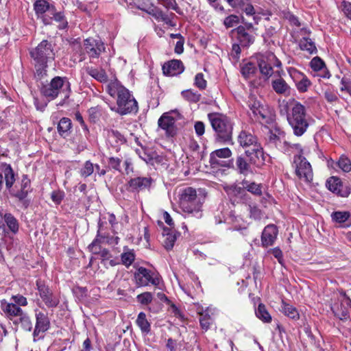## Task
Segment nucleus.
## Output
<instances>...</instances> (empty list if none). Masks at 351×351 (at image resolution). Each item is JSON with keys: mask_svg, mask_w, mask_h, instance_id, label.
<instances>
[{"mask_svg": "<svg viewBox=\"0 0 351 351\" xmlns=\"http://www.w3.org/2000/svg\"><path fill=\"white\" fill-rule=\"evenodd\" d=\"M64 88L67 90L69 88V83L65 84L64 79L61 77H55L49 84L44 85L41 88V93L46 97L53 99L62 93Z\"/></svg>", "mask_w": 351, "mask_h": 351, "instance_id": "nucleus-7", "label": "nucleus"}, {"mask_svg": "<svg viewBox=\"0 0 351 351\" xmlns=\"http://www.w3.org/2000/svg\"><path fill=\"white\" fill-rule=\"evenodd\" d=\"M51 197L52 201L56 204H60L61 203L62 200L64 197V193L61 191H53L51 195Z\"/></svg>", "mask_w": 351, "mask_h": 351, "instance_id": "nucleus-50", "label": "nucleus"}, {"mask_svg": "<svg viewBox=\"0 0 351 351\" xmlns=\"http://www.w3.org/2000/svg\"><path fill=\"white\" fill-rule=\"evenodd\" d=\"M136 153L139 157L143 160L146 163L154 165L155 164H159L162 161L161 157L157 154L155 152L151 150L141 149H137Z\"/></svg>", "mask_w": 351, "mask_h": 351, "instance_id": "nucleus-21", "label": "nucleus"}, {"mask_svg": "<svg viewBox=\"0 0 351 351\" xmlns=\"http://www.w3.org/2000/svg\"><path fill=\"white\" fill-rule=\"evenodd\" d=\"M98 255L102 258L103 261L104 262L109 261V259L111 258L110 252L106 248H104L102 250H101Z\"/></svg>", "mask_w": 351, "mask_h": 351, "instance_id": "nucleus-64", "label": "nucleus"}, {"mask_svg": "<svg viewBox=\"0 0 351 351\" xmlns=\"http://www.w3.org/2000/svg\"><path fill=\"white\" fill-rule=\"evenodd\" d=\"M256 315L257 317L261 319L263 322L269 323L271 321V317L266 309L264 304H260L256 311Z\"/></svg>", "mask_w": 351, "mask_h": 351, "instance_id": "nucleus-37", "label": "nucleus"}, {"mask_svg": "<svg viewBox=\"0 0 351 351\" xmlns=\"http://www.w3.org/2000/svg\"><path fill=\"white\" fill-rule=\"evenodd\" d=\"M250 163V162H247L243 156H239L236 158V170L240 174L246 176L252 172Z\"/></svg>", "mask_w": 351, "mask_h": 351, "instance_id": "nucleus-28", "label": "nucleus"}, {"mask_svg": "<svg viewBox=\"0 0 351 351\" xmlns=\"http://www.w3.org/2000/svg\"><path fill=\"white\" fill-rule=\"evenodd\" d=\"M36 323L34 330V340L40 332L47 331L50 326V322L47 315L42 312L36 313Z\"/></svg>", "mask_w": 351, "mask_h": 351, "instance_id": "nucleus-16", "label": "nucleus"}, {"mask_svg": "<svg viewBox=\"0 0 351 351\" xmlns=\"http://www.w3.org/2000/svg\"><path fill=\"white\" fill-rule=\"evenodd\" d=\"M36 286L40 298L47 306H56L58 304V300L53 297L52 293L40 280H37Z\"/></svg>", "mask_w": 351, "mask_h": 351, "instance_id": "nucleus-12", "label": "nucleus"}, {"mask_svg": "<svg viewBox=\"0 0 351 351\" xmlns=\"http://www.w3.org/2000/svg\"><path fill=\"white\" fill-rule=\"evenodd\" d=\"M84 45L85 51L91 58H97L105 49L104 43L93 38L86 39Z\"/></svg>", "mask_w": 351, "mask_h": 351, "instance_id": "nucleus-10", "label": "nucleus"}, {"mask_svg": "<svg viewBox=\"0 0 351 351\" xmlns=\"http://www.w3.org/2000/svg\"><path fill=\"white\" fill-rule=\"evenodd\" d=\"M137 325L141 328V330L144 332H148L150 330V324L146 319V315L144 313L141 312L138 314L136 319Z\"/></svg>", "mask_w": 351, "mask_h": 351, "instance_id": "nucleus-40", "label": "nucleus"}, {"mask_svg": "<svg viewBox=\"0 0 351 351\" xmlns=\"http://www.w3.org/2000/svg\"><path fill=\"white\" fill-rule=\"evenodd\" d=\"M330 216L333 222L341 223L348 219L350 214L347 211H335L332 213Z\"/></svg>", "mask_w": 351, "mask_h": 351, "instance_id": "nucleus-38", "label": "nucleus"}, {"mask_svg": "<svg viewBox=\"0 0 351 351\" xmlns=\"http://www.w3.org/2000/svg\"><path fill=\"white\" fill-rule=\"evenodd\" d=\"M31 57L35 61L36 75L39 78L46 75L45 68L48 59H53L54 53L51 44L47 40H43L35 49L30 51Z\"/></svg>", "mask_w": 351, "mask_h": 351, "instance_id": "nucleus-4", "label": "nucleus"}, {"mask_svg": "<svg viewBox=\"0 0 351 351\" xmlns=\"http://www.w3.org/2000/svg\"><path fill=\"white\" fill-rule=\"evenodd\" d=\"M252 28L251 23H245V26L240 25L236 29L232 31V34L237 33V38L243 45H247L254 41L253 36L249 34Z\"/></svg>", "mask_w": 351, "mask_h": 351, "instance_id": "nucleus-15", "label": "nucleus"}, {"mask_svg": "<svg viewBox=\"0 0 351 351\" xmlns=\"http://www.w3.org/2000/svg\"><path fill=\"white\" fill-rule=\"evenodd\" d=\"M19 317V322L21 323V327L25 330L31 331L32 329V323L29 317L24 313H23Z\"/></svg>", "mask_w": 351, "mask_h": 351, "instance_id": "nucleus-43", "label": "nucleus"}, {"mask_svg": "<svg viewBox=\"0 0 351 351\" xmlns=\"http://www.w3.org/2000/svg\"><path fill=\"white\" fill-rule=\"evenodd\" d=\"M121 160L119 158L110 157L108 158V165L114 169L120 171Z\"/></svg>", "mask_w": 351, "mask_h": 351, "instance_id": "nucleus-55", "label": "nucleus"}, {"mask_svg": "<svg viewBox=\"0 0 351 351\" xmlns=\"http://www.w3.org/2000/svg\"><path fill=\"white\" fill-rule=\"evenodd\" d=\"M86 71L89 75L100 82H106L108 81V75L105 70L102 69H98L88 66L86 68Z\"/></svg>", "mask_w": 351, "mask_h": 351, "instance_id": "nucleus-29", "label": "nucleus"}, {"mask_svg": "<svg viewBox=\"0 0 351 351\" xmlns=\"http://www.w3.org/2000/svg\"><path fill=\"white\" fill-rule=\"evenodd\" d=\"M34 8L37 15L47 13V16L56 21H61L64 19L62 12H57L55 7L46 0H36L34 3Z\"/></svg>", "mask_w": 351, "mask_h": 351, "instance_id": "nucleus-8", "label": "nucleus"}, {"mask_svg": "<svg viewBox=\"0 0 351 351\" xmlns=\"http://www.w3.org/2000/svg\"><path fill=\"white\" fill-rule=\"evenodd\" d=\"M273 66L280 67L281 62L276 58V56L269 53L266 57H263L258 60L260 71L266 79H268L273 74Z\"/></svg>", "mask_w": 351, "mask_h": 351, "instance_id": "nucleus-9", "label": "nucleus"}, {"mask_svg": "<svg viewBox=\"0 0 351 351\" xmlns=\"http://www.w3.org/2000/svg\"><path fill=\"white\" fill-rule=\"evenodd\" d=\"M338 167L344 172L351 171V161L346 157H341L337 162Z\"/></svg>", "mask_w": 351, "mask_h": 351, "instance_id": "nucleus-44", "label": "nucleus"}, {"mask_svg": "<svg viewBox=\"0 0 351 351\" xmlns=\"http://www.w3.org/2000/svg\"><path fill=\"white\" fill-rule=\"evenodd\" d=\"M184 65L181 60H172L162 66L163 73L166 75L174 76L184 71Z\"/></svg>", "mask_w": 351, "mask_h": 351, "instance_id": "nucleus-18", "label": "nucleus"}, {"mask_svg": "<svg viewBox=\"0 0 351 351\" xmlns=\"http://www.w3.org/2000/svg\"><path fill=\"white\" fill-rule=\"evenodd\" d=\"M94 171V167L93 164L90 162V161H86L84 167L80 170V175L82 177L86 178L89 176H90Z\"/></svg>", "mask_w": 351, "mask_h": 351, "instance_id": "nucleus-47", "label": "nucleus"}, {"mask_svg": "<svg viewBox=\"0 0 351 351\" xmlns=\"http://www.w3.org/2000/svg\"><path fill=\"white\" fill-rule=\"evenodd\" d=\"M311 67L315 71H321L324 67H325L324 62L318 56L313 58L311 62Z\"/></svg>", "mask_w": 351, "mask_h": 351, "instance_id": "nucleus-46", "label": "nucleus"}, {"mask_svg": "<svg viewBox=\"0 0 351 351\" xmlns=\"http://www.w3.org/2000/svg\"><path fill=\"white\" fill-rule=\"evenodd\" d=\"M243 10L245 11V12L246 13L247 15L255 14V16H254V20H261V18L258 16V14H256V13L254 12V7L252 5L247 4Z\"/></svg>", "mask_w": 351, "mask_h": 351, "instance_id": "nucleus-61", "label": "nucleus"}, {"mask_svg": "<svg viewBox=\"0 0 351 351\" xmlns=\"http://www.w3.org/2000/svg\"><path fill=\"white\" fill-rule=\"evenodd\" d=\"M163 237V245L167 250H171L174 245V243L176 240V235L169 232L168 229H164Z\"/></svg>", "mask_w": 351, "mask_h": 351, "instance_id": "nucleus-35", "label": "nucleus"}, {"mask_svg": "<svg viewBox=\"0 0 351 351\" xmlns=\"http://www.w3.org/2000/svg\"><path fill=\"white\" fill-rule=\"evenodd\" d=\"M90 251L95 254H99L101 250L104 248L101 247L100 244H98V239H95L88 246Z\"/></svg>", "mask_w": 351, "mask_h": 351, "instance_id": "nucleus-52", "label": "nucleus"}, {"mask_svg": "<svg viewBox=\"0 0 351 351\" xmlns=\"http://www.w3.org/2000/svg\"><path fill=\"white\" fill-rule=\"evenodd\" d=\"M108 93L117 98V106H110V110L121 115L136 112L138 103L130 90L123 86L117 80L110 82L106 87Z\"/></svg>", "mask_w": 351, "mask_h": 351, "instance_id": "nucleus-1", "label": "nucleus"}, {"mask_svg": "<svg viewBox=\"0 0 351 351\" xmlns=\"http://www.w3.org/2000/svg\"><path fill=\"white\" fill-rule=\"evenodd\" d=\"M1 308L8 316H20L23 312L16 304L1 301Z\"/></svg>", "mask_w": 351, "mask_h": 351, "instance_id": "nucleus-24", "label": "nucleus"}, {"mask_svg": "<svg viewBox=\"0 0 351 351\" xmlns=\"http://www.w3.org/2000/svg\"><path fill=\"white\" fill-rule=\"evenodd\" d=\"M195 84L200 89H204L206 87V81L204 78L202 73H197L195 77Z\"/></svg>", "mask_w": 351, "mask_h": 351, "instance_id": "nucleus-49", "label": "nucleus"}, {"mask_svg": "<svg viewBox=\"0 0 351 351\" xmlns=\"http://www.w3.org/2000/svg\"><path fill=\"white\" fill-rule=\"evenodd\" d=\"M287 120L293 133L298 136H302L309 125V118L306 113L305 107L298 102H294L291 112L287 114Z\"/></svg>", "mask_w": 351, "mask_h": 351, "instance_id": "nucleus-5", "label": "nucleus"}, {"mask_svg": "<svg viewBox=\"0 0 351 351\" xmlns=\"http://www.w3.org/2000/svg\"><path fill=\"white\" fill-rule=\"evenodd\" d=\"M138 8L152 15L157 21L162 20L165 22H171L173 20V18L169 19L167 15L163 14L162 11L153 5L149 6L147 9L141 7H138Z\"/></svg>", "mask_w": 351, "mask_h": 351, "instance_id": "nucleus-25", "label": "nucleus"}, {"mask_svg": "<svg viewBox=\"0 0 351 351\" xmlns=\"http://www.w3.org/2000/svg\"><path fill=\"white\" fill-rule=\"evenodd\" d=\"M194 128L195 130V133L197 136H200L204 134L205 132V125L202 121H197L195 123Z\"/></svg>", "mask_w": 351, "mask_h": 351, "instance_id": "nucleus-57", "label": "nucleus"}, {"mask_svg": "<svg viewBox=\"0 0 351 351\" xmlns=\"http://www.w3.org/2000/svg\"><path fill=\"white\" fill-rule=\"evenodd\" d=\"M158 123L160 128L166 131L167 135L173 136L176 134L175 119L168 113H164L158 119Z\"/></svg>", "mask_w": 351, "mask_h": 351, "instance_id": "nucleus-14", "label": "nucleus"}, {"mask_svg": "<svg viewBox=\"0 0 351 351\" xmlns=\"http://www.w3.org/2000/svg\"><path fill=\"white\" fill-rule=\"evenodd\" d=\"M301 76V79L296 83L297 88L300 92H306L311 85L310 80L302 73H298Z\"/></svg>", "mask_w": 351, "mask_h": 351, "instance_id": "nucleus-42", "label": "nucleus"}, {"mask_svg": "<svg viewBox=\"0 0 351 351\" xmlns=\"http://www.w3.org/2000/svg\"><path fill=\"white\" fill-rule=\"evenodd\" d=\"M238 142L242 147L245 149V154L249 158L251 164L258 166L264 162L263 149L255 136L243 130L238 136Z\"/></svg>", "mask_w": 351, "mask_h": 351, "instance_id": "nucleus-2", "label": "nucleus"}, {"mask_svg": "<svg viewBox=\"0 0 351 351\" xmlns=\"http://www.w3.org/2000/svg\"><path fill=\"white\" fill-rule=\"evenodd\" d=\"M256 71V67L254 63L247 62L242 66L241 72L245 78L251 77Z\"/></svg>", "mask_w": 351, "mask_h": 351, "instance_id": "nucleus-39", "label": "nucleus"}, {"mask_svg": "<svg viewBox=\"0 0 351 351\" xmlns=\"http://www.w3.org/2000/svg\"><path fill=\"white\" fill-rule=\"evenodd\" d=\"M293 165L295 174L298 178L309 183L313 180V173L311 164L301 154L294 156Z\"/></svg>", "mask_w": 351, "mask_h": 351, "instance_id": "nucleus-6", "label": "nucleus"}, {"mask_svg": "<svg viewBox=\"0 0 351 351\" xmlns=\"http://www.w3.org/2000/svg\"><path fill=\"white\" fill-rule=\"evenodd\" d=\"M71 125V121L69 118H62L58 125V132L59 134L63 137L67 136L70 133Z\"/></svg>", "mask_w": 351, "mask_h": 351, "instance_id": "nucleus-32", "label": "nucleus"}, {"mask_svg": "<svg viewBox=\"0 0 351 351\" xmlns=\"http://www.w3.org/2000/svg\"><path fill=\"white\" fill-rule=\"evenodd\" d=\"M249 210L250 213V217L254 219H259L261 218V210L254 205H249Z\"/></svg>", "mask_w": 351, "mask_h": 351, "instance_id": "nucleus-51", "label": "nucleus"}, {"mask_svg": "<svg viewBox=\"0 0 351 351\" xmlns=\"http://www.w3.org/2000/svg\"><path fill=\"white\" fill-rule=\"evenodd\" d=\"M12 300L18 305L26 306L27 304L26 298L21 295L12 296Z\"/></svg>", "mask_w": 351, "mask_h": 351, "instance_id": "nucleus-59", "label": "nucleus"}, {"mask_svg": "<svg viewBox=\"0 0 351 351\" xmlns=\"http://www.w3.org/2000/svg\"><path fill=\"white\" fill-rule=\"evenodd\" d=\"M0 170L4 173L6 187L10 189L15 181L14 171L11 166L5 163L1 164Z\"/></svg>", "mask_w": 351, "mask_h": 351, "instance_id": "nucleus-26", "label": "nucleus"}, {"mask_svg": "<svg viewBox=\"0 0 351 351\" xmlns=\"http://www.w3.org/2000/svg\"><path fill=\"white\" fill-rule=\"evenodd\" d=\"M3 218L9 229L16 233L19 230V223L16 219L10 213L5 214Z\"/></svg>", "mask_w": 351, "mask_h": 351, "instance_id": "nucleus-36", "label": "nucleus"}, {"mask_svg": "<svg viewBox=\"0 0 351 351\" xmlns=\"http://www.w3.org/2000/svg\"><path fill=\"white\" fill-rule=\"evenodd\" d=\"M159 3L166 7L178 11V7L176 4V0H158Z\"/></svg>", "mask_w": 351, "mask_h": 351, "instance_id": "nucleus-54", "label": "nucleus"}, {"mask_svg": "<svg viewBox=\"0 0 351 351\" xmlns=\"http://www.w3.org/2000/svg\"><path fill=\"white\" fill-rule=\"evenodd\" d=\"M232 156V152L228 147L216 149L210 155V163L213 167L223 166L219 158H228Z\"/></svg>", "mask_w": 351, "mask_h": 351, "instance_id": "nucleus-20", "label": "nucleus"}, {"mask_svg": "<svg viewBox=\"0 0 351 351\" xmlns=\"http://www.w3.org/2000/svg\"><path fill=\"white\" fill-rule=\"evenodd\" d=\"M247 104L256 119L263 120L266 118L264 107L254 97H250Z\"/></svg>", "mask_w": 351, "mask_h": 351, "instance_id": "nucleus-22", "label": "nucleus"}, {"mask_svg": "<svg viewBox=\"0 0 351 351\" xmlns=\"http://www.w3.org/2000/svg\"><path fill=\"white\" fill-rule=\"evenodd\" d=\"M134 278L138 286H147L149 283L157 285L159 283V279L154 278L151 271L143 267L137 269Z\"/></svg>", "mask_w": 351, "mask_h": 351, "instance_id": "nucleus-11", "label": "nucleus"}, {"mask_svg": "<svg viewBox=\"0 0 351 351\" xmlns=\"http://www.w3.org/2000/svg\"><path fill=\"white\" fill-rule=\"evenodd\" d=\"M152 182V179L150 177H136L130 179L128 185L132 191H139L149 189Z\"/></svg>", "mask_w": 351, "mask_h": 351, "instance_id": "nucleus-19", "label": "nucleus"}, {"mask_svg": "<svg viewBox=\"0 0 351 351\" xmlns=\"http://www.w3.org/2000/svg\"><path fill=\"white\" fill-rule=\"evenodd\" d=\"M121 261L126 267H129L134 261V254L132 251L126 252L121 254Z\"/></svg>", "mask_w": 351, "mask_h": 351, "instance_id": "nucleus-45", "label": "nucleus"}, {"mask_svg": "<svg viewBox=\"0 0 351 351\" xmlns=\"http://www.w3.org/2000/svg\"><path fill=\"white\" fill-rule=\"evenodd\" d=\"M208 117L215 132L216 140L223 143L230 141L232 135V124L230 119L220 113H210Z\"/></svg>", "mask_w": 351, "mask_h": 351, "instance_id": "nucleus-3", "label": "nucleus"}, {"mask_svg": "<svg viewBox=\"0 0 351 351\" xmlns=\"http://www.w3.org/2000/svg\"><path fill=\"white\" fill-rule=\"evenodd\" d=\"M278 232L277 227L275 225L270 224L267 226L262 232V245L264 247L272 245L276 239Z\"/></svg>", "mask_w": 351, "mask_h": 351, "instance_id": "nucleus-17", "label": "nucleus"}, {"mask_svg": "<svg viewBox=\"0 0 351 351\" xmlns=\"http://www.w3.org/2000/svg\"><path fill=\"white\" fill-rule=\"evenodd\" d=\"M282 308V311L286 316H287L291 319L299 318V313H298L297 309L295 307H293V306L283 302Z\"/></svg>", "mask_w": 351, "mask_h": 351, "instance_id": "nucleus-41", "label": "nucleus"}, {"mask_svg": "<svg viewBox=\"0 0 351 351\" xmlns=\"http://www.w3.org/2000/svg\"><path fill=\"white\" fill-rule=\"evenodd\" d=\"M87 292L88 290L86 287H77L73 289V293L80 299L86 297L87 295Z\"/></svg>", "mask_w": 351, "mask_h": 351, "instance_id": "nucleus-56", "label": "nucleus"}, {"mask_svg": "<svg viewBox=\"0 0 351 351\" xmlns=\"http://www.w3.org/2000/svg\"><path fill=\"white\" fill-rule=\"evenodd\" d=\"M324 98L327 100V101L331 104L338 101L337 96L330 90L325 91Z\"/></svg>", "mask_w": 351, "mask_h": 351, "instance_id": "nucleus-58", "label": "nucleus"}, {"mask_svg": "<svg viewBox=\"0 0 351 351\" xmlns=\"http://www.w3.org/2000/svg\"><path fill=\"white\" fill-rule=\"evenodd\" d=\"M197 197L196 190L192 187H187L183 189L180 195L179 204L181 208L189 209V202L199 200Z\"/></svg>", "mask_w": 351, "mask_h": 351, "instance_id": "nucleus-13", "label": "nucleus"}, {"mask_svg": "<svg viewBox=\"0 0 351 351\" xmlns=\"http://www.w3.org/2000/svg\"><path fill=\"white\" fill-rule=\"evenodd\" d=\"M326 186L330 191L339 194L343 197L348 196L350 193V189L346 190L345 191H343L341 189V187H342V184L340 180L337 177L330 178L326 182Z\"/></svg>", "mask_w": 351, "mask_h": 351, "instance_id": "nucleus-23", "label": "nucleus"}, {"mask_svg": "<svg viewBox=\"0 0 351 351\" xmlns=\"http://www.w3.org/2000/svg\"><path fill=\"white\" fill-rule=\"evenodd\" d=\"M182 94L184 97H186L189 99L193 100L194 101H198V99H199L198 96L193 94L190 90L183 91Z\"/></svg>", "mask_w": 351, "mask_h": 351, "instance_id": "nucleus-63", "label": "nucleus"}, {"mask_svg": "<svg viewBox=\"0 0 351 351\" xmlns=\"http://www.w3.org/2000/svg\"><path fill=\"white\" fill-rule=\"evenodd\" d=\"M341 84L340 90L341 91H346L351 96V81L343 77L341 81Z\"/></svg>", "mask_w": 351, "mask_h": 351, "instance_id": "nucleus-53", "label": "nucleus"}, {"mask_svg": "<svg viewBox=\"0 0 351 351\" xmlns=\"http://www.w3.org/2000/svg\"><path fill=\"white\" fill-rule=\"evenodd\" d=\"M223 189L230 197H242L246 195L243 186H239L236 184L223 186Z\"/></svg>", "mask_w": 351, "mask_h": 351, "instance_id": "nucleus-27", "label": "nucleus"}, {"mask_svg": "<svg viewBox=\"0 0 351 351\" xmlns=\"http://www.w3.org/2000/svg\"><path fill=\"white\" fill-rule=\"evenodd\" d=\"M343 12L349 20H351V3L343 1Z\"/></svg>", "mask_w": 351, "mask_h": 351, "instance_id": "nucleus-60", "label": "nucleus"}, {"mask_svg": "<svg viewBox=\"0 0 351 351\" xmlns=\"http://www.w3.org/2000/svg\"><path fill=\"white\" fill-rule=\"evenodd\" d=\"M300 47L302 50L307 51L310 54L316 53L317 51L314 42L308 38L303 37L300 40Z\"/></svg>", "mask_w": 351, "mask_h": 351, "instance_id": "nucleus-34", "label": "nucleus"}, {"mask_svg": "<svg viewBox=\"0 0 351 351\" xmlns=\"http://www.w3.org/2000/svg\"><path fill=\"white\" fill-rule=\"evenodd\" d=\"M189 209L181 208L184 213L192 215L199 218L202 217V202L201 199L193 201L189 204Z\"/></svg>", "mask_w": 351, "mask_h": 351, "instance_id": "nucleus-31", "label": "nucleus"}, {"mask_svg": "<svg viewBox=\"0 0 351 351\" xmlns=\"http://www.w3.org/2000/svg\"><path fill=\"white\" fill-rule=\"evenodd\" d=\"M271 86L274 91L278 94L285 95L289 90V86L281 77L273 80Z\"/></svg>", "mask_w": 351, "mask_h": 351, "instance_id": "nucleus-30", "label": "nucleus"}, {"mask_svg": "<svg viewBox=\"0 0 351 351\" xmlns=\"http://www.w3.org/2000/svg\"><path fill=\"white\" fill-rule=\"evenodd\" d=\"M210 318L206 316H204L200 318L199 322L202 328L206 330H207L210 326Z\"/></svg>", "mask_w": 351, "mask_h": 351, "instance_id": "nucleus-62", "label": "nucleus"}, {"mask_svg": "<svg viewBox=\"0 0 351 351\" xmlns=\"http://www.w3.org/2000/svg\"><path fill=\"white\" fill-rule=\"evenodd\" d=\"M242 185L244 189H246L255 195L261 196L262 195V185L260 184L255 182L250 183L248 181L244 180L242 182Z\"/></svg>", "mask_w": 351, "mask_h": 351, "instance_id": "nucleus-33", "label": "nucleus"}, {"mask_svg": "<svg viewBox=\"0 0 351 351\" xmlns=\"http://www.w3.org/2000/svg\"><path fill=\"white\" fill-rule=\"evenodd\" d=\"M153 299L152 294L150 292H145L138 295L137 300L142 304H148L152 302Z\"/></svg>", "mask_w": 351, "mask_h": 351, "instance_id": "nucleus-48", "label": "nucleus"}]
</instances>
